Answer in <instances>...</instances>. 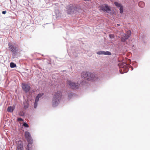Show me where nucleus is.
<instances>
[{
  "label": "nucleus",
  "mask_w": 150,
  "mask_h": 150,
  "mask_svg": "<svg viewBox=\"0 0 150 150\" xmlns=\"http://www.w3.org/2000/svg\"><path fill=\"white\" fill-rule=\"evenodd\" d=\"M62 93L60 91H57L54 95L52 101V105L54 107L57 106L61 100Z\"/></svg>",
  "instance_id": "nucleus-1"
},
{
  "label": "nucleus",
  "mask_w": 150,
  "mask_h": 150,
  "mask_svg": "<svg viewBox=\"0 0 150 150\" xmlns=\"http://www.w3.org/2000/svg\"><path fill=\"white\" fill-rule=\"evenodd\" d=\"M81 76L84 79L89 81H95L96 80V76L95 74L90 72H83L81 74Z\"/></svg>",
  "instance_id": "nucleus-2"
},
{
  "label": "nucleus",
  "mask_w": 150,
  "mask_h": 150,
  "mask_svg": "<svg viewBox=\"0 0 150 150\" xmlns=\"http://www.w3.org/2000/svg\"><path fill=\"white\" fill-rule=\"evenodd\" d=\"M67 13L68 14H73L77 11L78 8L76 6L71 4L67 5L66 7Z\"/></svg>",
  "instance_id": "nucleus-3"
},
{
  "label": "nucleus",
  "mask_w": 150,
  "mask_h": 150,
  "mask_svg": "<svg viewBox=\"0 0 150 150\" xmlns=\"http://www.w3.org/2000/svg\"><path fill=\"white\" fill-rule=\"evenodd\" d=\"M67 83L69 86V87L71 89H77L79 88V84L78 83H75L69 80L67 81Z\"/></svg>",
  "instance_id": "nucleus-4"
},
{
  "label": "nucleus",
  "mask_w": 150,
  "mask_h": 150,
  "mask_svg": "<svg viewBox=\"0 0 150 150\" xmlns=\"http://www.w3.org/2000/svg\"><path fill=\"white\" fill-rule=\"evenodd\" d=\"M8 45L9 50L13 53V54H16L18 51V47L16 46H14L10 42L8 43Z\"/></svg>",
  "instance_id": "nucleus-5"
},
{
  "label": "nucleus",
  "mask_w": 150,
  "mask_h": 150,
  "mask_svg": "<svg viewBox=\"0 0 150 150\" xmlns=\"http://www.w3.org/2000/svg\"><path fill=\"white\" fill-rule=\"evenodd\" d=\"M101 10L104 11H106L108 13H111V10L108 6L106 4H104L100 6Z\"/></svg>",
  "instance_id": "nucleus-6"
},
{
  "label": "nucleus",
  "mask_w": 150,
  "mask_h": 150,
  "mask_svg": "<svg viewBox=\"0 0 150 150\" xmlns=\"http://www.w3.org/2000/svg\"><path fill=\"white\" fill-rule=\"evenodd\" d=\"M25 137L29 143L28 144H30V145H31L33 142V141L30 134L29 132L28 131L25 132Z\"/></svg>",
  "instance_id": "nucleus-7"
},
{
  "label": "nucleus",
  "mask_w": 150,
  "mask_h": 150,
  "mask_svg": "<svg viewBox=\"0 0 150 150\" xmlns=\"http://www.w3.org/2000/svg\"><path fill=\"white\" fill-rule=\"evenodd\" d=\"M23 89L26 93L28 92L30 89V87L28 85L25 83L22 84Z\"/></svg>",
  "instance_id": "nucleus-8"
},
{
  "label": "nucleus",
  "mask_w": 150,
  "mask_h": 150,
  "mask_svg": "<svg viewBox=\"0 0 150 150\" xmlns=\"http://www.w3.org/2000/svg\"><path fill=\"white\" fill-rule=\"evenodd\" d=\"M128 66L127 65V64L125 63L124 64V66L122 67V69L121 70H120V73L122 74H123V73H122L121 72V71H122L123 70V71H124V73H126L127 72L129 71V69L128 68Z\"/></svg>",
  "instance_id": "nucleus-9"
},
{
  "label": "nucleus",
  "mask_w": 150,
  "mask_h": 150,
  "mask_svg": "<svg viewBox=\"0 0 150 150\" xmlns=\"http://www.w3.org/2000/svg\"><path fill=\"white\" fill-rule=\"evenodd\" d=\"M129 38V36H127L126 33H123L122 35V37L121 38V40L122 42H124Z\"/></svg>",
  "instance_id": "nucleus-10"
},
{
  "label": "nucleus",
  "mask_w": 150,
  "mask_h": 150,
  "mask_svg": "<svg viewBox=\"0 0 150 150\" xmlns=\"http://www.w3.org/2000/svg\"><path fill=\"white\" fill-rule=\"evenodd\" d=\"M17 150H23V144L21 141H19L17 145Z\"/></svg>",
  "instance_id": "nucleus-11"
},
{
  "label": "nucleus",
  "mask_w": 150,
  "mask_h": 150,
  "mask_svg": "<svg viewBox=\"0 0 150 150\" xmlns=\"http://www.w3.org/2000/svg\"><path fill=\"white\" fill-rule=\"evenodd\" d=\"M14 107H12L11 106H9L8 107L7 109V111L11 112H13V109L12 108H14Z\"/></svg>",
  "instance_id": "nucleus-12"
},
{
  "label": "nucleus",
  "mask_w": 150,
  "mask_h": 150,
  "mask_svg": "<svg viewBox=\"0 0 150 150\" xmlns=\"http://www.w3.org/2000/svg\"><path fill=\"white\" fill-rule=\"evenodd\" d=\"M23 105H24V107L25 109L28 108L29 105H28V102L27 101H25L23 103Z\"/></svg>",
  "instance_id": "nucleus-13"
},
{
  "label": "nucleus",
  "mask_w": 150,
  "mask_h": 150,
  "mask_svg": "<svg viewBox=\"0 0 150 150\" xmlns=\"http://www.w3.org/2000/svg\"><path fill=\"white\" fill-rule=\"evenodd\" d=\"M138 5L139 7L142 8L144 6L145 4L144 2H139Z\"/></svg>",
  "instance_id": "nucleus-14"
},
{
  "label": "nucleus",
  "mask_w": 150,
  "mask_h": 150,
  "mask_svg": "<svg viewBox=\"0 0 150 150\" xmlns=\"http://www.w3.org/2000/svg\"><path fill=\"white\" fill-rule=\"evenodd\" d=\"M114 4L116 6L118 7H120L121 6H122V5L120 3H119L117 2H115Z\"/></svg>",
  "instance_id": "nucleus-15"
},
{
  "label": "nucleus",
  "mask_w": 150,
  "mask_h": 150,
  "mask_svg": "<svg viewBox=\"0 0 150 150\" xmlns=\"http://www.w3.org/2000/svg\"><path fill=\"white\" fill-rule=\"evenodd\" d=\"M10 66L11 68H14L16 66V65L13 62H11L10 63Z\"/></svg>",
  "instance_id": "nucleus-16"
},
{
  "label": "nucleus",
  "mask_w": 150,
  "mask_h": 150,
  "mask_svg": "<svg viewBox=\"0 0 150 150\" xmlns=\"http://www.w3.org/2000/svg\"><path fill=\"white\" fill-rule=\"evenodd\" d=\"M74 95V94L72 93H69L68 97L69 98H70Z\"/></svg>",
  "instance_id": "nucleus-17"
},
{
  "label": "nucleus",
  "mask_w": 150,
  "mask_h": 150,
  "mask_svg": "<svg viewBox=\"0 0 150 150\" xmlns=\"http://www.w3.org/2000/svg\"><path fill=\"white\" fill-rule=\"evenodd\" d=\"M105 52V51H98L96 52V54L98 55L104 54V53Z\"/></svg>",
  "instance_id": "nucleus-18"
},
{
  "label": "nucleus",
  "mask_w": 150,
  "mask_h": 150,
  "mask_svg": "<svg viewBox=\"0 0 150 150\" xmlns=\"http://www.w3.org/2000/svg\"><path fill=\"white\" fill-rule=\"evenodd\" d=\"M127 36H129V38L131 35V32L130 30H129L127 31L126 33Z\"/></svg>",
  "instance_id": "nucleus-19"
},
{
  "label": "nucleus",
  "mask_w": 150,
  "mask_h": 150,
  "mask_svg": "<svg viewBox=\"0 0 150 150\" xmlns=\"http://www.w3.org/2000/svg\"><path fill=\"white\" fill-rule=\"evenodd\" d=\"M104 55H111V53L109 51H105V52L104 53Z\"/></svg>",
  "instance_id": "nucleus-20"
},
{
  "label": "nucleus",
  "mask_w": 150,
  "mask_h": 150,
  "mask_svg": "<svg viewBox=\"0 0 150 150\" xmlns=\"http://www.w3.org/2000/svg\"><path fill=\"white\" fill-rule=\"evenodd\" d=\"M120 13H122L123 12V7L122 6L120 7Z\"/></svg>",
  "instance_id": "nucleus-21"
},
{
  "label": "nucleus",
  "mask_w": 150,
  "mask_h": 150,
  "mask_svg": "<svg viewBox=\"0 0 150 150\" xmlns=\"http://www.w3.org/2000/svg\"><path fill=\"white\" fill-rule=\"evenodd\" d=\"M38 103L37 102L35 101L34 108H36L37 105H38Z\"/></svg>",
  "instance_id": "nucleus-22"
},
{
  "label": "nucleus",
  "mask_w": 150,
  "mask_h": 150,
  "mask_svg": "<svg viewBox=\"0 0 150 150\" xmlns=\"http://www.w3.org/2000/svg\"><path fill=\"white\" fill-rule=\"evenodd\" d=\"M23 125L26 127H29L28 125L25 122L23 123Z\"/></svg>",
  "instance_id": "nucleus-23"
},
{
  "label": "nucleus",
  "mask_w": 150,
  "mask_h": 150,
  "mask_svg": "<svg viewBox=\"0 0 150 150\" xmlns=\"http://www.w3.org/2000/svg\"><path fill=\"white\" fill-rule=\"evenodd\" d=\"M109 37L110 38L112 39L114 38V35L113 34H110L109 35Z\"/></svg>",
  "instance_id": "nucleus-24"
},
{
  "label": "nucleus",
  "mask_w": 150,
  "mask_h": 150,
  "mask_svg": "<svg viewBox=\"0 0 150 150\" xmlns=\"http://www.w3.org/2000/svg\"><path fill=\"white\" fill-rule=\"evenodd\" d=\"M44 95V94L43 93H39L38 94V95L37 96L38 97V98H40V97Z\"/></svg>",
  "instance_id": "nucleus-25"
},
{
  "label": "nucleus",
  "mask_w": 150,
  "mask_h": 150,
  "mask_svg": "<svg viewBox=\"0 0 150 150\" xmlns=\"http://www.w3.org/2000/svg\"><path fill=\"white\" fill-rule=\"evenodd\" d=\"M39 98H38V97L37 96H36V98H35V101L38 102V101L39 100Z\"/></svg>",
  "instance_id": "nucleus-26"
},
{
  "label": "nucleus",
  "mask_w": 150,
  "mask_h": 150,
  "mask_svg": "<svg viewBox=\"0 0 150 150\" xmlns=\"http://www.w3.org/2000/svg\"><path fill=\"white\" fill-rule=\"evenodd\" d=\"M31 145H30V144H28L27 147V150H30V147Z\"/></svg>",
  "instance_id": "nucleus-27"
},
{
  "label": "nucleus",
  "mask_w": 150,
  "mask_h": 150,
  "mask_svg": "<svg viewBox=\"0 0 150 150\" xmlns=\"http://www.w3.org/2000/svg\"><path fill=\"white\" fill-rule=\"evenodd\" d=\"M18 121H23V120L21 118H18Z\"/></svg>",
  "instance_id": "nucleus-28"
},
{
  "label": "nucleus",
  "mask_w": 150,
  "mask_h": 150,
  "mask_svg": "<svg viewBox=\"0 0 150 150\" xmlns=\"http://www.w3.org/2000/svg\"><path fill=\"white\" fill-rule=\"evenodd\" d=\"M6 13V11H3L2 12V13L3 14H5Z\"/></svg>",
  "instance_id": "nucleus-29"
},
{
  "label": "nucleus",
  "mask_w": 150,
  "mask_h": 150,
  "mask_svg": "<svg viewBox=\"0 0 150 150\" xmlns=\"http://www.w3.org/2000/svg\"><path fill=\"white\" fill-rule=\"evenodd\" d=\"M131 70H132L133 69V67H131Z\"/></svg>",
  "instance_id": "nucleus-30"
},
{
  "label": "nucleus",
  "mask_w": 150,
  "mask_h": 150,
  "mask_svg": "<svg viewBox=\"0 0 150 150\" xmlns=\"http://www.w3.org/2000/svg\"><path fill=\"white\" fill-rule=\"evenodd\" d=\"M117 25H120L119 24H117Z\"/></svg>",
  "instance_id": "nucleus-31"
},
{
  "label": "nucleus",
  "mask_w": 150,
  "mask_h": 150,
  "mask_svg": "<svg viewBox=\"0 0 150 150\" xmlns=\"http://www.w3.org/2000/svg\"><path fill=\"white\" fill-rule=\"evenodd\" d=\"M23 115H21V116H23Z\"/></svg>",
  "instance_id": "nucleus-32"
}]
</instances>
